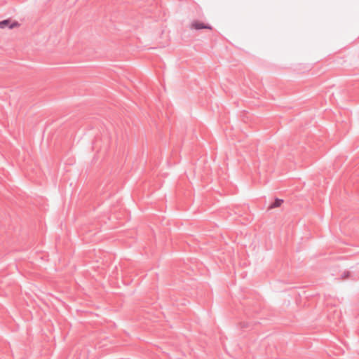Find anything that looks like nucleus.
Listing matches in <instances>:
<instances>
[{
    "label": "nucleus",
    "instance_id": "nucleus-3",
    "mask_svg": "<svg viewBox=\"0 0 359 359\" xmlns=\"http://www.w3.org/2000/svg\"><path fill=\"white\" fill-rule=\"evenodd\" d=\"M283 203V200L281 199H276L273 204L271 206V208L280 207L281 204Z\"/></svg>",
    "mask_w": 359,
    "mask_h": 359
},
{
    "label": "nucleus",
    "instance_id": "nucleus-2",
    "mask_svg": "<svg viewBox=\"0 0 359 359\" xmlns=\"http://www.w3.org/2000/svg\"><path fill=\"white\" fill-rule=\"evenodd\" d=\"M191 28L194 29H212V27L209 25H206L201 21L195 20L191 24Z\"/></svg>",
    "mask_w": 359,
    "mask_h": 359
},
{
    "label": "nucleus",
    "instance_id": "nucleus-1",
    "mask_svg": "<svg viewBox=\"0 0 359 359\" xmlns=\"http://www.w3.org/2000/svg\"><path fill=\"white\" fill-rule=\"evenodd\" d=\"M20 26V24L15 21L10 19L4 20L0 22V29H5L6 27H8L11 29L18 28Z\"/></svg>",
    "mask_w": 359,
    "mask_h": 359
}]
</instances>
